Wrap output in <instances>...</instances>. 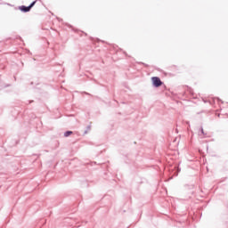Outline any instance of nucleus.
Here are the masks:
<instances>
[{"label":"nucleus","instance_id":"obj_1","mask_svg":"<svg viewBox=\"0 0 228 228\" xmlns=\"http://www.w3.org/2000/svg\"><path fill=\"white\" fill-rule=\"evenodd\" d=\"M151 81H152L153 86H156V88H159V86H161V85H163V82L158 77H151Z\"/></svg>","mask_w":228,"mask_h":228},{"label":"nucleus","instance_id":"obj_2","mask_svg":"<svg viewBox=\"0 0 228 228\" xmlns=\"http://www.w3.org/2000/svg\"><path fill=\"white\" fill-rule=\"evenodd\" d=\"M37 4V1H34V2H32L31 4H30L29 6H28V7L22 5V6L20 7V10L21 12H29V10H31V8H33L34 4Z\"/></svg>","mask_w":228,"mask_h":228},{"label":"nucleus","instance_id":"obj_3","mask_svg":"<svg viewBox=\"0 0 228 228\" xmlns=\"http://www.w3.org/2000/svg\"><path fill=\"white\" fill-rule=\"evenodd\" d=\"M70 134H72V131H67L65 132L64 136H70Z\"/></svg>","mask_w":228,"mask_h":228},{"label":"nucleus","instance_id":"obj_4","mask_svg":"<svg viewBox=\"0 0 228 228\" xmlns=\"http://www.w3.org/2000/svg\"><path fill=\"white\" fill-rule=\"evenodd\" d=\"M201 133H202V134H204V129H202V128H201Z\"/></svg>","mask_w":228,"mask_h":228}]
</instances>
